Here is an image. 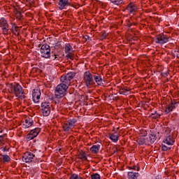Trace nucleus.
<instances>
[{
  "mask_svg": "<svg viewBox=\"0 0 179 179\" xmlns=\"http://www.w3.org/2000/svg\"><path fill=\"white\" fill-rule=\"evenodd\" d=\"M156 139H157L156 134H155V133H152L149 136V137L146 138L147 145H152L155 143V142L156 141Z\"/></svg>",
  "mask_w": 179,
  "mask_h": 179,
  "instance_id": "6ab92c4d",
  "label": "nucleus"
},
{
  "mask_svg": "<svg viewBox=\"0 0 179 179\" xmlns=\"http://www.w3.org/2000/svg\"><path fill=\"white\" fill-rule=\"evenodd\" d=\"M66 57L69 59H73V56L71 52H68Z\"/></svg>",
  "mask_w": 179,
  "mask_h": 179,
  "instance_id": "4c0bfd02",
  "label": "nucleus"
},
{
  "mask_svg": "<svg viewBox=\"0 0 179 179\" xmlns=\"http://www.w3.org/2000/svg\"><path fill=\"white\" fill-rule=\"evenodd\" d=\"M54 60H55L56 59V61H59V59L60 58H62V56H60L59 55H58V54H57V53H55V55H54Z\"/></svg>",
  "mask_w": 179,
  "mask_h": 179,
  "instance_id": "c9c22d12",
  "label": "nucleus"
},
{
  "mask_svg": "<svg viewBox=\"0 0 179 179\" xmlns=\"http://www.w3.org/2000/svg\"><path fill=\"white\" fill-rule=\"evenodd\" d=\"M169 41H170V36L163 33L157 34L155 37V43L156 44H160V45H163V44H166Z\"/></svg>",
  "mask_w": 179,
  "mask_h": 179,
  "instance_id": "0eeeda50",
  "label": "nucleus"
},
{
  "mask_svg": "<svg viewBox=\"0 0 179 179\" xmlns=\"http://www.w3.org/2000/svg\"><path fill=\"white\" fill-rule=\"evenodd\" d=\"M65 53L68 54V52H71V50H72V45L71 44L67 43L65 45Z\"/></svg>",
  "mask_w": 179,
  "mask_h": 179,
  "instance_id": "c85d7f7f",
  "label": "nucleus"
},
{
  "mask_svg": "<svg viewBox=\"0 0 179 179\" xmlns=\"http://www.w3.org/2000/svg\"><path fill=\"white\" fill-rule=\"evenodd\" d=\"M94 79L99 86L103 85V78L99 74L94 76Z\"/></svg>",
  "mask_w": 179,
  "mask_h": 179,
  "instance_id": "5701e85b",
  "label": "nucleus"
},
{
  "mask_svg": "<svg viewBox=\"0 0 179 179\" xmlns=\"http://www.w3.org/2000/svg\"><path fill=\"white\" fill-rule=\"evenodd\" d=\"M132 24H136L135 23H134V24H132V23H131L129 25V27H131V26H132Z\"/></svg>",
  "mask_w": 179,
  "mask_h": 179,
  "instance_id": "a19ab883",
  "label": "nucleus"
},
{
  "mask_svg": "<svg viewBox=\"0 0 179 179\" xmlns=\"http://www.w3.org/2000/svg\"><path fill=\"white\" fill-rule=\"evenodd\" d=\"M113 5H124V0H110Z\"/></svg>",
  "mask_w": 179,
  "mask_h": 179,
  "instance_id": "cd10ccee",
  "label": "nucleus"
},
{
  "mask_svg": "<svg viewBox=\"0 0 179 179\" xmlns=\"http://www.w3.org/2000/svg\"><path fill=\"white\" fill-rule=\"evenodd\" d=\"M78 159L80 160H87V157L86 156V152L80 150L78 155Z\"/></svg>",
  "mask_w": 179,
  "mask_h": 179,
  "instance_id": "a878e982",
  "label": "nucleus"
},
{
  "mask_svg": "<svg viewBox=\"0 0 179 179\" xmlns=\"http://www.w3.org/2000/svg\"><path fill=\"white\" fill-rule=\"evenodd\" d=\"M1 162L3 163H9L10 162V157L8 155H1Z\"/></svg>",
  "mask_w": 179,
  "mask_h": 179,
  "instance_id": "bb28decb",
  "label": "nucleus"
},
{
  "mask_svg": "<svg viewBox=\"0 0 179 179\" xmlns=\"http://www.w3.org/2000/svg\"><path fill=\"white\" fill-rule=\"evenodd\" d=\"M176 105H177L176 102H173V101H171V102L169 103L166 106L165 114H169V113H171V111H173V109L176 108Z\"/></svg>",
  "mask_w": 179,
  "mask_h": 179,
  "instance_id": "f3484780",
  "label": "nucleus"
},
{
  "mask_svg": "<svg viewBox=\"0 0 179 179\" xmlns=\"http://www.w3.org/2000/svg\"><path fill=\"white\" fill-rule=\"evenodd\" d=\"M137 142L138 145H145V143H148L146 139L143 137L138 138Z\"/></svg>",
  "mask_w": 179,
  "mask_h": 179,
  "instance_id": "c756f323",
  "label": "nucleus"
},
{
  "mask_svg": "<svg viewBox=\"0 0 179 179\" xmlns=\"http://www.w3.org/2000/svg\"><path fill=\"white\" fill-rule=\"evenodd\" d=\"M163 142L164 143H166V145H174L176 141L174 140L173 136L169 135L164 139Z\"/></svg>",
  "mask_w": 179,
  "mask_h": 179,
  "instance_id": "a211bd4d",
  "label": "nucleus"
},
{
  "mask_svg": "<svg viewBox=\"0 0 179 179\" xmlns=\"http://www.w3.org/2000/svg\"><path fill=\"white\" fill-rule=\"evenodd\" d=\"M160 117H162V115L157 113V111H155V114H151L152 120H157V118H159Z\"/></svg>",
  "mask_w": 179,
  "mask_h": 179,
  "instance_id": "2f4dec72",
  "label": "nucleus"
},
{
  "mask_svg": "<svg viewBox=\"0 0 179 179\" xmlns=\"http://www.w3.org/2000/svg\"><path fill=\"white\" fill-rule=\"evenodd\" d=\"M33 125V119L31 117L25 118L24 127V128H30Z\"/></svg>",
  "mask_w": 179,
  "mask_h": 179,
  "instance_id": "4be33fe9",
  "label": "nucleus"
},
{
  "mask_svg": "<svg viewBox=\"0 0 179 179\" xmlns=\"http://www.w3.org/2000/svg\"><path fill=\"white\" fill-rule=\"evenodd\" d=\"M131 89L128 87H124V88H120L119 90L120 94H123L124 96H127L128 94V92H130Z\"/></svg>",
  "mask_w": 179,
  "mask_h": 179,
  "instance_id": "b1692460",
  "label": "nucleus"
},
{
  "mask_svg": "<svg viewBox=\"0 0 179 179\" xmlns=\"http://www.w3.org/2000/svg\"><path fill=\"white\" fill-rule=\"evenodd\" d=\"M12 34L19 37L20 36V27H18L17 24L15 22L11 23V29H10Z\"/></svg>",
  "mask_w": 179,
  "mask_h": 179,
  "instance_id": "ddd939ff",
  "label": "nucleus"
},
{
  "mask_svg": "<svg viewBox=\"0 0 179 179\" xmlns=\"http://www.w3.org/2000/svg\"><path fill=\"white\" fill-rule=\"evenodd\" d=\"M109 138L113 142H118V132L114 131L113 133H110Z\"/></svg>",
  "mask_w": 179,
  "mask_h": 179,
  "instance_id": "412c9836",
  "label": "nucleus"
},
{
  "mask_svg": "<svg viewBox=\"0 0 179 179\" xmlns=\"http://www.w3.org/2000/svg\"><path fill=\"white\" fill-rule=\"evenodd\" d=\"M141 136H146V135H148V131L145 129H141Z\"/></svg>",
  "mask_w": 179,
  "mask_h": 179,
  "instance_id": "e433bc0d",
  "label": "nucleus"
},
{
  "mask_svg": "<svg viewBox=\"0 0 179 179\" xmlns=\"http://www.w3.org/2000/svg\"><path fill=\"white\" fill-rule=\"evenodd\" d=\"M5 142H8V134H3V129L0 127V146H2Z\"/></svg>",
  "mask_w": 179,
  "mask_h": 179,
  "instance_id": "2eb2a0df",
  "label": "nucleus"
},
{
  "mask_svg": "<svg viewBox=\"0 0 179 179\" xmlns=\"http://www.w3.org/2000/svg\"><path fill=\"white\" fill-rule=\"evenodd\" d=\"M93 75L90 73V71H85L83 75V80L87 87L93 86L94 85V80H93Z\"/></svg>",
  "mask_w": 179,
  "mask_h": 179,
  "instance_id": "6e6552de",
  "label": "nucleus"
},
{
  "mask_svg": "<svg viewBox=\"0 0 179 179\" xmlns=\"http://www.w3.org/2000/svg\"><path fill=\"white\" fill-rule=\"evenodd\" d=\"M38 48H41V55L43 58H51V48L48 44H39Z\"/></svg>",
  "mask_w": 179,
  "mask_h": 179,
  "instance_id": "39448f33",
  "label": "nucleus"
},
{
  "mask_svg": "<svg viewBox=\"0 0 179 179\" xmlns=\"http://www.w3.org/2000/svg\"><path fill=\"white\" fill-rule=\"evenodd\" d=\"M138 9H139L138 8V5L134 2H130L126 7V10L129 13V15H134V13L138 12Z\"/></svg>",
  "mask_w": 179,
  "mask_h": 179,
  "instance_id": "9d476101",
  "label": "nucleus"
},
{
  "mask_svg": "<svg viewBox=\"0 0 179 179\" xmlns=\"http://www.w3.org/2000/svg\"><path fill=\"white\" fill-rule=\"evenodd\" d=\"M69 179H83V178L76 173H73L70 176Z\"/></svg>",
  "mask_w": 179,
  "mask_h": 179,
  "instance_id": "7c9ffc66",
  "label": "nucleus"
},
{
  "mask_svg": "<svg viewBox=\"0 0 179 179\" xmlns=\"http://www.w3.org/2000/svg\"><path fill=\"white\" fill-rule=\"evenodd\" d=\"M91 179H100V175L99 173H94L91 175Z\"/></svg>",
  "mask_w": 179,
  "mask_h": 179,
  "instance_id": "f704fd0d",
  "label": "nucleus"
},
{
  "mask_svg": "<svg viewBox=\"0 0 179 179\" xmlns=\"http://www.w3.org/2000/svg\"><path fill=\"white\" fill-rule=\"evenodd\" d=\"M41 132V129L40 127H36L29 131V133L27 135V139L29 141H31V139H34L38 134Z\"/></svg>",
  "mask_w": 179,
  "mask_h": 179,
  "instance_id": "9b49d317",
  "label": "nucleus"
},
{
  "mask_svg": "<svg viewBox=\"0 0 179 179\" xmlns=\"http://www.w3.org/2000/svg\"><path fill=\"white\" fill-rule=\"evenodd\" d=\"M107 36H108V34H107V32H106V31H103V32L101 34L102 38H106Z\"/></svg>",
  "mask_w": 179,
  "mask_h": 179,
  "instance_id": "58836bf2",
  "label": "nucleus"
},
{
  "mask_svg": "<svg viewBox=\"0 0 179 179\" xmlns=\"http://www.w3.org/2000/svg\"><path fill=\"white\" fill-rule=\"evenodd\" d=\"M59 9L62 10L65 9L66 6H71V2L69 0H59L58 2Z\"/></svg>",
  "mask_w": 179,
  "mask_h": 179,
  "instance_id": "dca6fc26",
  "label": "nucleus"
},
{
  "mask_svg": "<svg viewBox=\"0 0 179 179\" xmlns=\"http://www.w3.org/2000/svg\"><path fill=\"white\" fill-rule=\"evenodd\" d=\"M36 157V155L33 152H26L22 155V162L25 163H31L33 159Z\"/></svg>",
  "mask_w": 179,
  "mask_h": 179,
  "instance_id": "f8f14e48",
  "label": "nucleus"
},
{
  "mask_svg": "<svg viewBox=\"0 0 179 179\" xmlns=\"http://www.w3.org/2000/svg\"><path fill=\"white\" fill-rule=\"evenodd\" d=\"M0 30L3 36H8L10 34V31L9 29V22L7 21L6 18L1 17L0 19Z\"/></svg>",
  "mask_w": 179,
  "mask_h": 179,
  "instance_id": "20e7f679",
  "label": "nucleus"
},
{
  "mask_svg": "<svg viewBox=\"0 0 179 179\" xmlns=\"http://www.w3.org/2000/svg\"><path fill=\"white\" fill-rule=\"evenodd\" d=\"M15 17L18 19V20H22V13L17 11L15 13Z\"/></svg>",
  "mask_w": 179,
  "mask_h": 179,
  "instance_id": "72a5a7b5",
  "label": "nucleus"
},
{
  "mask_svg": "<svg viewBox=\"0 0 179 179\" xmlns=\"http://www.w3.org/2000/svg\"><path fill=\"white\" fill-rule=\"evenodd\" d=\"M40 97H41V90L36 89L34 90L32 93V99L35 103H40Z\"/></svg>",
  "mask_w": 179,
  "mask_h": 179,
  "instance_id": "4468645a",
  "label": "nucleus"
},
{
  "mask_svg": "<svg viewBox=\"0 0 179 179\" xmlns=\"http://www.w3.org/2000/svg\"><path fill=\"white\" fill-rule=\"evenodd\" d=\"M41 110L43 117H48L51 113V103L48 101L42 102Z\"/></svg>",
  "mask_w": 179,
  "mask_h": 179,
  "instance_id": "1a4fd4ad",
  "label": "nucleus"
},
{
  "mask_svg": "<svg viewBox=\"0 0 179 179\" xmlns=\"http://www.w3.org/2000/svg\"><path fill=\"white\" fill-rule=\"evenodd\" d=\"M151 114H155V112H154V113H151Z\"/></svg>",
  "mask_w": 179,
  "mask_h": 179,
  "instance_id": "79ce46f5",
  "label": "nucleus"
},
{
  "mask_svg": "<svg viewBox=\"0 0 179 179\" xmlns=\"http://www.w3.org/2000/svg\"><path fill=\"white\" fill-rule=\"evenodd\" d=\"M57 48H59V52H61V50H62V45H61V42L58 41L55 45V50Z\"/></svg>",
  "mask_w": 179,
  "mask_h": 179,
  "instance_id": "473e14b6",
  "label": "nucleus"
},
{
  "mask_svg": "<svg viewBox=\"0 0 179 179\" xmlns=\"http://www.w3.org/2000/svg\"><path fill=\"white\" fill-rule=\"evenodd\" d=\"M100 148H101L100 144L94 145L90 148V150L93 155H97L100 151Z\"/></svg>",
  "mask_w": 179,
  "mask_h": 179,
  "instance_id": "aec40b11",
  "label": "nucleus"
},
{
  "mask_svg": "<svg viewBox=\"0 0 179 179\" xmlns=\"http://www.w3.org/2000/svg\"><path fill=\"white\" fill-rule=\"evenodd\" d=\"M76 76V73L69 72L60 77L61 83L55 88V96L57 99H62L66 95V90L71 85V80Z\"/></svg>",
  "mask_w": 179,
  "mask_h": 179,
  "instance_id": "f257e3e1",
  "label": "nucleus"
},
{
  "mask_svg": "<svg viewBox=\"0 0 179 179\" xmlns=\"http://www.w3.org/2000/svg\"><path fill=\"white\" fill-rule=\"evenodd\" d=\"M8 92L11 94H15V97H17L20 100L26 99L23 87L17 83H11L8 85Z\"/></svg>",
  "mask_w": 179,
  "mask_h": 179,
  "instance_id": "f03ea898",
  "label": "nucleus"
},
{
  "mask_svg": "<svg viewBox=\"0 0 179 179\" xmlns=\"http://www.w3.org/2000/svg\"><path fill=\"white\" fill-rule=\"evenodd\" d=\"M78 120L76 118H71L66 120L63 124L62 128L64 132H69L71 129H73L76 126Z\"/></svg>",
  "mask_w": 179,
  "mask_h": 179,
  "instance_id": "7ed1b4c3",
  "label": "nucleus"
},
{
  "mask_svg": "<svg viewBox=\"0 0 179 179\" xmlns=\"http://www.w3.org/2000/svg\"><path fill=\"white\" fill-rule=\"evenodd\" d=\"M169 150V147H167V146H166V145H162V150L163 151V152H166V151H167Z\"/></svg>",
  "mask_w": 179,
  "mask_h": 179,
  "instance_id": "ea45409f",
  "label": "nucleus"
},
{
  "mask_svg": "<svg viewBox=\"0 0 179 179\" xmlns=\"http://www.w3.org/2000/svg\"><path fill=\"white\" fill-rule=\"evenodd\" d=\"M129 170H131L127 173V178L128 179H138L140 174L137 171H139L141 170V168L139 166L134 165L133 166H129Z\"/></svg>",
  "mask_w": 179,
  "mask_h": 179,
  "instance_id": "423d86ee",
  "label": "nucleus"
},
{
  "mask_svg": "<svg viewBox=\"0 0 179 179\" xmlns=\"http://www.w3.org/2000/svg\"><path fill=\"white\" fill-rule=\"evenodd\" d=\"M6 142H4V143L0 146V150H1V152H9V149H10V146L9 145V144H6Z\"/></svg>",
  "mask_w": 179,
  "mask_h": 179,
  "instance_id": "393cba45",
  "label": "nucleus"
}]
</instances>
